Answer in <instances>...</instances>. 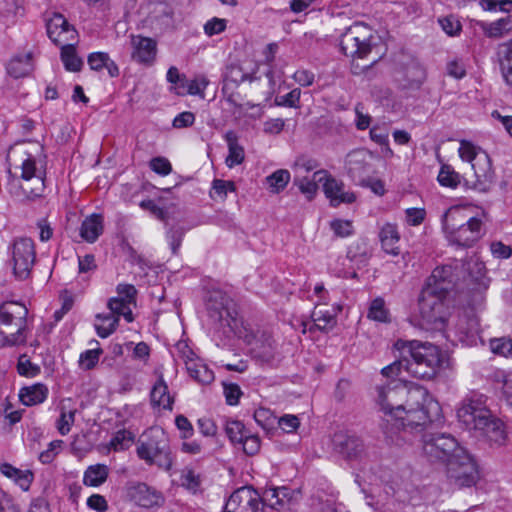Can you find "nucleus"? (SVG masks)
<instances>
[{"label":"nucleus","instance_id":"49530a36","mask_svg":"<svg viewBox=\"0 0 512 512\" xmlns=\"http://www.w3.org/2000/svg\"><path fill=\"white\" fill-rule=\"evenodd\" d=\"M406 356L399 352V359L384 367L381 374L387 378L401 377L403 372H406Z\"/></svg>","mask_w":512,"mask_h":512},{"label":"nucleus","instance_id":"72a5a7b5","mask_svg":"<svg viewBox=\"0 0 512 512\" xmlns=\"http://www.w3.org/2000/svg\"><path fill=\"white\" fill-rule=\"evenodd\" d=\"M31 54L16 56L7 65V73L18 79L27 76L32 71Z\"/></svg>","mask_w":512,"mask_h":512},{"label":"nucleus","instance_id":"9b49d317","mask_svg":"<svg viewBox=\"0 0 512 512\" xmlns=\"http://www.w3.org/2000/svg\"><path fill=\"white\" fill-rule=\"evenodd\" d=\"M372 29L363 23H354L341 35L340 48L348 57L365 58L375 46Z\"/></svg>","mask_w":512,"mask_h":512},{"label":"nucleus","instance_id":"f704fd0d","mask_svg":"<svg viewBox=\"0 0 512 512\" xmlns=\"http://www.w3.org/2000/svg\"><path fill=\"white\" fill-rule=\"evenodd\" d=\"M108 477V468L104 464L89 466L83 477V483L86 486L97 487L103 484Z\"/></svg>","mask_w":512,"mask_h":512},{"label":"nucleus","instance_id":"a19ab883","mask_svg":"<svg viewBox=\"0 0 512 512\" xmlns=\"http://www.w3.org/2000/svg\"><path fill=\"white\" fill-rule=\"evenodd\" d=\"M367 317L371 320L383 323L390 321L389 311L385 307V301L382 298L378 297L371 302Z\"/></svg>","mask_w":512,"mask_h":512},{"label":"nucleus","instance_id":"b1692460","mask_svg":"<svg viewBox=\"0 0 512 512\" xmlns=\"http://www.w3.org/2000/svg\"><path fill=\"white\" fill-rule=\"evenodd\" d=\"M480 333L479 319L475 315H463L456 323V334L460 342L475 345Z\"/></svg>","mask_w":512,"mask_h":512},{"label":"nucleus","instance_id":"a878e982","mask_svg":"<svg viewBox=\"0 0 512 512\" xmlns=\"http://www.w3.org/2000/svg\"><path fill=\"white\" fill-rule=\"evenodd\" d=\"M379 239L383 250L391 255L397 256L400 254L399 241L400 234L396 224L386 223L382 226L379 232Z\"/></svg>","mask_w":512,"mask_h":512},{"label":"nucleus","instance_id":"5701e85b","mask_svg":"<svg viewBox=\"0 0 512 512\" xmlns=\"http://www.w3.org/2000/svg\"><path fill=\"white\" fill-rule=\"evenodd\" d=\"M326 304L318 303L311 315L313 323L310 325L308 330L312 332L314 329L322 332H328L334 328L337 323V313L341 310L339 306H333L331 310L326 309Z\"/></svg>","mask_w":512,"mask_h":512},{"label":"nucleus","instance_id":"4d7b16f0","mask_svg":"<svg viewBox=\"0 0 512 512\" xmlns=\"http://www.w3.org/2000/svg\"><path fill=\"white\" fill-rule=\"evenodd\" d=\"M255 421L265 430H269L273 427L276 417L265 408H259L254 412Z\"/></svg>","mask_w":512,"mask_h":512},{"label":"nucleus","instance_id":"a211bd4d","mask_svg":"<svg viewBox=\"0 0 512 512\" xmlns=\"http://www.w3.org/2000/svg\"><path fill=\"white\" fill-rule=\"evenodd\" d=\"M460 262L455 265H443L436 267L428 277L425 286L435 288L436 291L448 295L459 281Z\"/></svg>","mask_w":512,"mask_h":512},{"label":"nucleus","instance_id":"774afa93","mask_svg":"<svg viewBox=\"0 0 512 512\" xmlns=\"http://www.w3.org/2000/svg\"><path fill=\"white\" fill-rule=\"evenodd\" d=\"M151 169L160 175H168L172 171L171 163L164 157H155L150 161Z\"/></svg>","mask_w":512,"mask_h":512},{"label":"nucleus","instance_id":"603ef678","mask_svg":"<svg viewBox=\"0 0 512 512\" xmlns=\"http://www.w3.org/2000/svg\"><path fill=\"white\" fill-rule=\"evenodd\" d=\"M275 342L267 339V343L262 344L261 347L254 349V356L262 362L269 363L274 359Z\"/></svg>","mask_w":512,"mask_h":512},{"label":"nucleus","instance_id":"4be33fe9","mask_svg":"<svg viewBox=\"0 0 512 512\" xmlns=\"http://www.w3.org/2000/svg\"><path fill=\"white\" fill-rule=\"evenodd\" d=\"M323 191L333 207H337L342 203L351 204L356 200V195L353 192L344 190L343 182L328 175L327 172L326 178L323 180Z\"/></svg>","mask_w":512,"mask_h":512},{"label":"nucleus","instance_id":"a18cd8bd","mask_svg":"<svg viewBox=\"0 0 512 512\" xmlns=\"http://www.w3.org/2000/svg\"><path fill=\"white\" fill-rule=\"evenodd\" d=\"M495 381L502 383V394L508 406L512 408V373L495 372Z\"/></svg>","mask_w":512,"mask_h":512},{"label":"nucleus","instance_id":"6e6d98bb","mask_svg":"<svg viewBox=\"0 0 512 512\" xmlns=\"http://www.w3.org/2000/svg\"><path fill=\"white\" fill-rule=\"evenodd\" d=\"M356 153H351L348 155L347 161H346V168L348 171V174L355 178L356 176H359L361 172L365 171V162L363 159H358Z\"/></svg>","mask_w":512,"mask_h":512},{"label":"nucleus","instance_id":"7ed1b4c3","mask_svg":"<svg viewBox=\"0 0 512 512\" xmlns=\"http://www.w3.org/2000/svg\"><path fill=\"white\" fill-rule=\"evenodd\" d=\"M394 348L406 356V372L418 379H433L444 363L441 350L429 342L399 339Z\"/></svg>","mask_w":512,"mask_h":512},{"label":"nucleus","instance_id":"de8ad7c7","mask_svg":"<svg viewBox=\"0 0 512 512\" xmlns=\"http://www.w3.org/2000/svg\"><path fill=\"white\" fill-rule=\"evenodd\" d=\"M236 190V186L232 181H226L221 179H215L212 182V189L210 192L211 198H219L224 200L227 196V192H234Z\"/></svg>","mask_w":512,"mask_h":512},{"label":"nucleus","instance_id":"bf43d9fd","mask_svg":"<svg viewBox=\"0 0 512 512\" xmlns=\"http://www.w3.org/2000/svg\"><path fill=\"white\" fill-rule=\"evenodd\" d=\"M330 227L338 237H347L353 233L352 223L348 220H333L330 223Z\"/></svg>","mask_w":512,"mask_h":512},{"label":"nucleus","instance_id":"1a4fd4ad","mask_svg":"<svg viewBox=\"0 0 512 512\" xmlns=\"http://www.w3.org/2000/svg\"><path fill=\"white\" fill-rule=\"evenodd\" d=\"M459 155L462 160L470 162L474 170L476 180L471 188L480 192L489 191L494 181V171L489 155L466 140L460 142ZM466 185L470 187L468 181Z\"/></svg>","mask_w":512,"mask_h":512},{"label":"nucleus","instance_id":"7c9ffc66","mask_svg":"<svg viewBox=\"0 0 512 512\" xmlns=\"http://www.w3.org/2000/svg\"><path fill=\"white\" fill-rule=\"evenodd\" d=\"M324 178H326V171L319 170L316 171L311 178L295 177L294 185L299 188L301 193H303L309 200H311L318 190V183H322Z\"/></svg>","mask_w":512,"mask_h":512},{"label":"nucleus","instance_id":"3c124183","mask_svg":"<svg viewBox=\"0 0 512 512\" xmlns=\"http://www.w3.org/2000/svg\"><path fill=\"white\" fill-rule=\"evenodd\" d=\"M223 393L228 405H237L242 396L239 385L230 382H223Z\"/></svg>","mask_w":512,"mask_h":512},{"label":"nucleus","instance_id":"5fc2aeb1","mask_svg":"<svg viewBox=\"0 0 512 512\" xmlns=\"http://www.w3.org/2000/svg\"><path fill=\"white\" fill-rule=\"evenodd\" d=\"M17 371L22 376L34 377L39 374L40 367L33 364L25 355H22L17 364Z\"/></svg>","mask_w":512,"mask_h":512},{"label":"nucleus","instance_id":"680f3d73","mask_svg":"<svg viewBox=\"0 0 512 512\" xmlns=\"http://www.w3.org/2000/svg\"><path fill=\"white\" fill-rule=\"evenodd\" d=\"M76 411H70L68 414L65 411L61 412L60 418L57 421V429L61 435H66L70 432L71 426L75 420Z\"/></svg>","mask_w":512,"mask_h":512},{"label":"nucleus","instance_id":"f03ea898","mask_svg":"<svg viewBox=\"0 0 512 512\" xmlns=\"http://www.w3.org/2000/svg\"><path fill=\"white\" fill-rule=\"evenodd\" d=\"M486 401L485 395L471 392L462 400L457 417L467 430L478 431L491 442L502 444L505 439L503 424L493 417Z\"/></svg>","mask_w":512,"mask_h":512},{"label":"nucleus","instance_id":"37998d69","mask_svg":"<svg viewBox=\"0 0 512 512\" xmlns=\"http://www.w3.org/2000/svg\"><path fill=\"white\" fill-rule=\"evenodd\" d=\"M225 432L232 443L239 444L248 433L242 422L237 420L227 421L225 425Z\"/></svg>","mask_w":512,"mask_h":512},{"label":"nucleus","instance_id":"58836bf2","mask_svg":"<svg viewBox=\"0 0 512 512\" xmlns=\"http://www.w3.org/2000/svg\"><path fill=\"white\" fill-rule=\"evenodd\" d=\"M437 179L440 185L449 188H456L461 182L460 174L448 164L441 166Z\"/></svg>","mask_w":512,"mask_h":512},{"label":"nucleus","instance_id":"f257e3e1","mask_svg":"<svg viewBox=\"0 0 512 512\" xmlns=\"http://www.w3.org/2000/svg\"><path fill=\"white\" fill-rule=\"evenodd\" d=\"M377 387V403L384 413L382 429L386 434L394 430L421 432L442 421V409L425 389L408 390L401 383Z\"/></svg>","mask_w":512,"mask_h":512},{"label":"nucleus","instance_id":"864d4df0","mask_svg":"<svg viewBox=\"0 0 512 512\" xmlns=\"http://www.w3.org/2000/svg\"><path fill=\"white\" fill-rule=\"evenodd\" d=\"M247 78V74L238 64H230L226 67L224 80L235 84L242 83Z\"/></svg>","mask_w":512,"mask_h":512},{"label":"nucleus","instance_id":"393cba45","mask_svg":"<svg viewBox=\"0 0 512 512\" xmlns=\"http://www.w3.org/2000/svg\"><path fill=\"white\" fill-rule=\"evenodd\" d=\"M132 58L139 63H149L156 55V42L151 38L132 36Z\"/></svg>","mask_w":512,"mask_h":512},{"label":"nucleus","instance_id":"39448f33","mask_svg":"<svg viewBox=\"0 0 512 512\" xmlns=\"http://www.w3.org/2000/svg\"><path fill=\"white\" fill-rule=\"evenodd\" d=\"M137 456L147 465L170 470L173 456L167 434L160 427H151L141 435L136 446Z\"/></svg>","mask_w":512,"mask_h":512},{"label":"nucleus","instance_id":"c85d7f7f","mask_svg":"<svg viewBox=\"0 0 512 512\" xmlns=\"http://www.w3.org/2000/svg\"><path fill=\"white\" fill-rule=\"evenodd\" d=\"M103 232V217L100 214H92L81 224L80 236L83 240L94 243Z\"/></svg>","mask_w":512,"mask_h":512},{"label":"nucleus","instance_id":"20e7f679","mask_svg":"<svg viewBox=\"0 0 512 512\" xmlns=\"http://www.w3.org/2000/svg\"><path fill=\"white\" fill-rule=\"evenodd\" d=\"M441 224L448 242L459 247L470 248L485 235L483 220L470 216L464 207L452 206L447 209L442 215Z\"/></svg>","mask_w":512,"mask_h":512},{"label":"nucleus","instance_id":"c03bdc74","mask_svg":"<svg viewBox=\"0 0 512 512\" xmlns=\"http://www.w3.org/2000/svg\"><path fill=\"white\" fill-rule=\"evenodd\" d=\"M180 481L184 488L193 493H196L199 490L201 484L200 475L190 468L182 470Z\"/></svg>","mask_w":512,"mask_h":512},{"label":"nucleus","instance_id":"c756f323","mask_svg":"<svg viewBox=\"0 0 512 512\" xmlns=\"http://www.w3.org/2000/svg\"><path fill=\"white\" fill-rule=\"evenodd\" d=\"M47 396L48 388L42 383L23 387L19 393L20 400L25 406L40 404L46 400Z\"/></svg>","mask_w":512,"mask_h":512},{"label":"nucleus","instance_id":"f8f14e48","mask_svg":"<svg viewBox=\"0 0 512 512\" xmlns=\"http://www.w3.org/2000/svg\"><path fill=\"white\" fill-rule=\"evenodd\" d=\"M452 458L446 466L449 478L459 487H471L479 479V471L474 458L465 450Z\"/></svg>","mask_w":512,"mask_h":512},{"label":"nucleus","instance_id":"c9c22d12","mask_svg":"<svg viewBox=\"0 0 512 512\" xmlns=\"http://www.w3.org/2000/svg\"><path fill=\"white\" fill-rule=\"evenodd\" d=\"M499 56L503 77L507 85L512 87V40L500 45Z\"/></svg>","mask_w":512,"mask_h":512},{"label":"nucleus","instance_id":"423d86ee","mask_svg":"<svg viewBox=\"0 0 512 512\" xmlns=\"http://www.w3.org/2000/svg\"><path fill=\"white\" fill-rule=\"evenodd\" d=\"M446 299V294L424 285L418 299L419 325L422 329L444 331L447 325Z\"/></svg>","mask_w":512,"mask_h":512},{"label":"nucleus","instance_id":"09e8293b","mask_svg":"<svg viewBox=\"0 0 512 512\" xmlns=\"http://www.w3.org/2000/svg\"><path fill=\"white\" fill-rule=\"evenodd\" d=\"M184 234L185 230L180 225H173L167 230L166 238L173 254L178 253Z\"/></svg>","mask_w":512,"mask_h":512},{"label":"nucleus","instance_id":"f3484780","mask_svg":"<svg viewBox=\"0 0 512 512\" xmlns=\"http://www.w3.org/2000/svg\"><path fill=\"white\" fill-rule=\"evenodd\" d=\"M46 29L48 37L59 47L77 42V30L60 13H54L47 20Z\"/></svg>","mask_w":512,"mask_h":512},{"label":"nucleus","instance_id":"2f4dec72","mask_svg":"<svg viewBox=\"0 0 512 512\" xmlns=\"http://www.w3.org/2000/svg\"><path fill=\"white\" fill-rule=\"evenodd\" d=\"M151 403L154 406L162 407L164 409H172L173 398L169 394L168 386L160 375L157 382L154 384L150 393Z\"/></svg>","mask_w":512,"mask_h":512},{"label":"nucleus","instance_id":"9d476101","mask_svg":"<svg viewBox=\"0 0 512 512\" xmlns=\"http://www.w3.org/2000/svg\"><path fill=\"white\" fill-rule=\"evenodd\" d=\"M455 437L449 433L426 430L422 435V455L431 463L446 466L463 450Z\"/></svg>","mask_w":512,"mask_h":512},{"label":"nucleus","instance_id":"aec40b11","mask_svg":"<svg viewBox=\"0 0 512 512\" xmlns=\"http://www.w3.org/2000/svg\"><path fill=\"white\" fill-rule=\"evenodd\" d=\"M128 494L135 503L144 508L160 507L165 501L161 492L142 482L131 484Z\"/></svg>","mask_w":512,"mask_h":512},{"label":"nucleus","instance_id":"e2e57ef3","mask_svg":"<svg viewBox=\"0 0 512 512\" xmlns=\"http://www.w3.org/2000/svg\"><path fill=\"white\" fill-rule=\"evenodd\" d=\"M209 84V80L204 75H198L190 81L188 85V93L190 95H200L203 97L204 90Z\"/></svg>","mask_w":512,"mask_h":512},{"label":"nucleus","instance_id":"69168bd1","mask_svg":"<svg viewBox=\"0 0 512 512\" xmlns=\"http://www.w3.org/2000/svg\"><path fill=\"white\" fill-rule=\"evenodd\" d=\"M118 297H123V300L128 304L136 303L137 290L132 284H118L116 287Z\"/></svg>","mask_w":512,"mask_h":512},{"label":"nucleus","instance_id":"e433bc0d","mask_svg":"<svg viewBox=\"0 0 512 512\" xmlns=\"http://www.w3.org/2000/svg\"><path fill=\"white\" fill-rule=\"evenodd\" d=\"M75 43L65 44L61 48V60L68 71L78 72L83 66V61L76 55Z\"/></svg>","mask_w":512,"mask_h":512},{"label":"nucleus","instance_id":"dca6fc26","mask_svg":"<svg viewBox=\"0 0 512 512\" xmlns=\"http://www.w3.org/2000/svg\"><path fill=\"white\" fill-rule=\"evenodd\" d=\"M261 499L250 487L235 490L224 506V512H261Z\"/></svg>","mask_w":512,"mask_h":512},{"label":"nucleus","instance_id":"412c9836","mask_svg":"<svg viewBox=\"0 0 512 512\" xmlns=\"http://www.w3.org/2000/svg\"><path fill=\"white\" fill-rule=\"evenodd\" d=\"M467 272L464 277L466 286L471 290L484 291L489 286V279L486 277L485 265L478 260L460 262V273Z\"/></svg>","mask_w":512,"mask_h":512},{"label":"nucleus","instance_id":"0e129e2a","mask_svg":"<svg viewBox=\"0 0 512 512\" xmlns=\"http://www.w3.org/2000/svg\"><path fill=\"white\" fill-rule=\"evenodd\" d=\"M109 60L108 53L93 52L89 54L87 62L89 67L94 71H100L105 67L106 62Z\"/></svg>","mask_w":512,"mask_h":512},{"label":"nucleus","instance_id":"cd10ccee","mask_svg":"<svg viewBox=\"0 0 512 512\" xmlns=\"http://www.w3.org/2000/svg\"><path fill=\"white\" fill-rule=\"evenodd\" d=\"M225 141L228 146V156L225 163L228 167L232 168L240 165L245 158L244 148L238 143V135L235 131L229 130L225 133Z\"/></svg>","mask_w":512,"mask_h":512},{"label":"nucleus","instance_id":"338daca9","mask_svg":"<svg viewBox=\"0 0 512 512\" xmlns=\"http://www.w3.org/2000/svg\"><path fill=\"white\" fill-rule=\"evenodd\" d=\"M406 221L411 226L420 225L426 216V211L423 208H408L405 210Z\"/></svg>","mask_w":512,"mask_h":512},{"label":"nucleus","instance_id":"6ab92c4d","mask_svg":"<svg viewBox=\"0 0 512 512\" xmlns=\"http://www.w3.org/2000/svg\"><path fill=\"white\" fill-rule=\"evenodd\" d=\"M20 168V179L26 183L33 181L34 184L33 187L29 185H19L23 194L29 199L40 197L44 191V177L37 170L35 158L29 154L27 158L22 161Z\"/></svg>","mask_w":512,"mask_h":512},{"label":"nucleus","instance_id":"473e14b6","mask_svg":"<svg viewBox=\"0 0 512 512\" xmlns=\"http://www.w3.org/2000/svg\"><path fill=\"white\" fill-rule=\"evenodd\" d=\"M479 26L487 37L500 38L512 31V16L508 15L491 23L480 22Z\"/></svg>","mask_w":512,"mask_h":512},{"label":"nucleus","instance_id":"4c0bfd02","mask_svg":"<svg viewBox=\"0 0 512 512\" xmlns=\"http://www.w3.org/2000/svg\"><path fill=\"white\" fill-rule=\"evenodd\" d=\"M96 319L102 322L101 324H95L97 334L101 338L110 336L116 330L119 323V318L112 312L97 314Z\"/></svg>","mask_w":512,"mask_h":512},{"label":"nucleus","instance_id":"0eeeda50","mask_svg":"<svg viewBox=\"0 0 512 512\" xmlns=\"http://www.w3.org/2000/svg\"><path fill=\"white\" fill-rule=\"evenodd\" d=\"M232 299L220 290L211 291L206 301V309L210 320L217 326L223 328L226 337L236 335L242 336V320L237 317L233 308Z\"/></svg>","mask_w":512,"mask_h":512},{"label":"nucleus","instance_id":"4468645a","mask_svg":"<svg viewBox=\"0 0 512 512\" xmlns=\"http://www.w3.org/2000/svg\"><path fill=\"white\" fill-rule=\"evenodd\" d=\"M333 450L345 460H360L366 454L363 440L351 431H338L332 437Z\"/></svg>","mask_w":512,"mask_h":512},{"label":"nucleus","instance_id":"bb28decb","mask_svg":"<svg viewBox=\"0 0 512 512\" xmlns=\"http://www.w3.org/2000/svg\"><path fill=\"white\" fill-rule=\"evenodd\" d=\"M426 79V70L422 64L415 59L404 68L405 87L409 89H419Z\"/></svg>","mask_w":512,"mask_h":512},{"label":"nucleus","instance_id":"052dcab7","mask_svg":"<svg viewBox=\"0 0 512 512\" xmlns=\"http://www.w3.org/2000/svg\"><path fill=\"white\" fill-rule=\"evenodd\" d=\"M239 444L242 445L243 451L247 455H255L260 449V439L256 435H251L249 432L243 438Z\"/></svg>","mask_w":512,"mask_h":512},{"label":"nucleus","instance_id":"6e6552de","mask_svg":"<svg viewBox=\"0 0 512 512\" xmlns=\"http://www.w3.org/2000/svg\"><path fill=\"white\" fill-rule=\"evenodd\" d=\"M28 309L18 302L0 304V348L25 342L23 331L26 327Z\"/></svg>","mask_w":512,"mask_h":512},{"label":"nucleus","instance_id":"8fccbe9b","mask_svg":"<svg viewBox=\"0 0 512 512\" xmlns=\"http://www.w3.org/2000/svg\"><path fill=\"white\" fill-rule=\"evenodd\" d=\"M102 353L101 348L89 349L81 353L79 363L85 370H91L95 367L99 360V356Z\"/></svg>","mask_w":512,"mask_h":512},{"label":"nucleus","instance_id":"ea45409f","mask_svg":"<svg viewBox=\"0 0 512 512\" xmlns=\"http://www.w3.org/2000/svg\"><path fill=\"white\" fill-rule=\"evenodd\" d=\"M189 375L197 382L202 384H210L214 380V373L204 364H187Z\"/></svg>","mask_w":512,"mask_h":512},{"label":"nucleus","instance_id":"2eb2a0df","mask_svg":"<svg viewBox=\"0 0 512 512\" xmlns=\"http://www.w3.org/2000/svg\"><path fill=\"white\" fill-rule=\"evenodd\" d=\"M300 498V491L286 486L268 487L264 490L261 502L277 511L290 510Z\"/></svg>","mask_w":512,"mask_h":512},{"label":"nucleus","instance_id":"13d9d810","mask_svg":"<svg viewBox=\"0 0 512 512\" xmlns=\"http://www.w3.org/2000/svg\"><path fill=\"white\" fill-rule=\"evenodd\" d=\"M490 348L494 354L507 356L512 352V341L507 338L492 339L490 341Z\"/></svg>","mask_w":512,"mask_h":512},{"label":"nucleus","instance_id":"79ce46f5","mask_svg":"<svg viewBox=\"0 0 512 512\" xmlns=\"http://www.w3.org/2000/svg\"><path fill=\"white\" fill-rule=\"evenodd\" d=\"M289 180L290 173L284 169L277 170L266 178L271 191L274 193L282 191L289 183Z\"/></svg>","mask_w":512,"mask_h":512},{"label":"nucleus","instance_id":"ddd939ff","mask_svg":"<svg viewBox=\"0 0 512 512\" xmlns=\"http://www.w3.org/2000/svg\"><path fill=\"white\" fill-rule=\"evenodd\" d=\"M13 272L19 280L30 276L36 260L35 245L31 238L20 237L11 246Z\"/></svg>","mask_w":512,"mask_h":512}]
</instances>
